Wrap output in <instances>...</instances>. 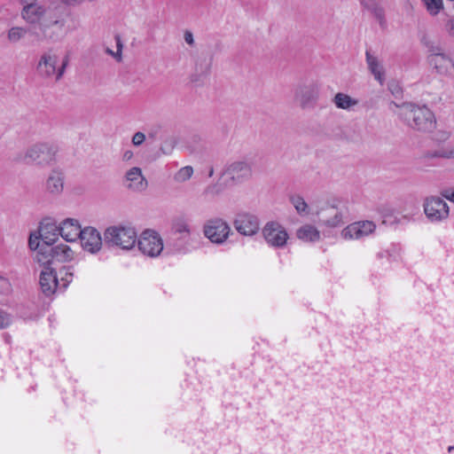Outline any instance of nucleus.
Instances as JSON below:
<instances>
[{"mask_svg":"<svg viewBox=\"0 0 454 454\" xmlns=\"http://www.w3.org/2000/svg\"><path fill=\"white\" fill-rule=\"evenodd\" d=\"M21 19L32 28V34L41 41L58 42L64 34L66 19L50 12L38 0H20Z\"/></svg>","mask_w":454,"mask_h":454,"instance_id":"nucleus-1","label":"nucleus"},{"mask_svg":"<svg viewBox=\"0 0 454 454\" xmlns=\"http://www.w3.org/2000/svg\"><path fill=\"white\" fill-rule=\"evenodd\" d=\"M21 19L32 28V34L41 41L58 42L64 34L66 19L50 12L38 0H20Z\"/></svg>","mask_w":454,"mask_h":454,"instance_id":"nucleus-2","label":"nucleus"},{"mask_svg":"<svg viewBox=\"0 0 454 454\" xmlns=\"http://www.w3.org/2000/svg\"><path fill=\"white\" fill-rule=\"evenodd\" d=\"M391 106L397 108V111L394 112L411 129L421 132H429L435 128L434 114L427 106H419L411 102L402 104L391 102Z\"/></svg>","mask_w":454,"mask_h":454,"instance_id":"nucleus-3","label":"nucleus"},{"mask_svg":"<svg viewBox=\"0 0 454 454\" xmlns=\"http://www.w3.org/2000/svg\"><path fill=\"white\" fill-rule=\"evenodd\" d=\"M70 58L67 54L60 58L53 50L43 51L37 61L35 70L38 77L46 82H60L68 67Z\"/></svg>","mask_w":454,"mask_h":454,"instance_id":"nucleus-4","label":"nucleus"},{"mask_svg":"<svg viewBox=\"0 0 454 454\" xmlns=\"http://www.w3.org/2000/svg\"><path fill=\"white\" fill-rule=\"evenodd\" d=\"M58 152L59 146L54 143H36L27 148L17 160L26 164L48 166L55 161Z\"/></svg>","mask_w":454,"mask_h":454,"instance_id":"nucleus-5","label":"nucleus"},{"mask_svg":"<svg viewBox=\"0 0 454 454\" xmlns=\"http://www.w3.org/2000/svg\"><path fill=\"white\" fill-rule=\"evenodd\" d=\"M103 239L108 247L131 250L137 244V231L131 226L113 225L105 230Z\"/></svg>","mask_w":454,"mask_h":454,"instance_id":"nucleus-6","label":"nucleus"},{"mask_svg":"<svg viewBox=\"0 0 454 454\" xmlns=\"http://www.w3.org/2000/svg\"><path fill=\"white\" fill-rule=\"evenodd\" d=\"M427 59L438 74L447 77L454 75V59L450 51L439 44L429 43Z\"/></svg>","mask_w":454,"mask_h":454,"instance_id":"nucleus-7","label":"nucleus"},{"mask_svg":"<svg viewBox=\"0 0 454 454\" xmlns=\"http://www.w3.org/2000/svg\"><path fill=\"white\" fill-rule=\"evenodd\" d=\"M347 214L346 204L339 199L327 202L317 212L318 223L327 228H337L342 225Z\"/></svg>","mask_w":454,"mask_h":454,"instance_id":"nucleus-8","label":"nucleus"},{"mask_svg":"<svg viewBox=\"0 0 454 454\" xmlns=\"http://www.w3.org/2000/svg\"><path fill=\"white\" fill-rule=\"evenodd\" d=\"M203 233L212 243L222 245L227 240L232 231L225 220L215 217L205 223Z\"/></svg>","mask_w":454,"mask_h":454,"instance_id":"nucleus-9","label":"nucleus"},{"mask_svg":"<svg viewBox=\"0 0 454 454\" xmlns=\"http://www.w3.org/2000/svg\"><path fill=\"white\" fill-rule=\"evenodd\" d=\"M319 85L315 82L298 85L294 90V101L302 109H311L319 98Z\"/></svg>","mask_w":454,"mask_h":454,"instance_id":"nucleus-10","label":"nucleus"},{"mask_svg":"<svg viewBox=\"0 0 454 454\" xmlns=\"http://www.w3.org/2000/svg\"><path fill=\"white\" fill-rule=\"evenodd\" d=\"M138 249L145 255L156 257L163 250V241L160 234L152 230H145L140 238L137 239Z\"/></svg>","mask_w":454,"mask_h":454,"instance_id":"nucleus-11","label":"nucleus"},{"mask_svg":"<svg viewBox=\"0 0 454 454\" xmlns=\"http://www.w3.org/2000/svg\"><path fill=\"white\" fill-rule=\"evenodd\" d=\"M262 233L267 244L275 248L284 247L289 238L285 227L275 221L268 222L263 226Z\"/></svg>","mask_w":454,"mask_h":454,"instance_id":"nucleus-12","label":"nucleus"},{"mask_svg":"<svg viewBox=\"0 0 454 454\" xmlns=\"http://www.w3.org/2000/svg\"><path fill=\"white\" fill-rule=\"evenodd\" d=\"M424 212L432 223H438L449 217L450 208L448 204L440 197L432 196L427 198L423 204Z\"/></svg>","mask_w":454,"mask_h":454,"instance_id":"nucleus-13","label":"nucleus"},{"mask_svg":"<svg viewBox=\"0 0 454 454\" xmlns=\"http://www.w3.org/2000/svg\"><path fill=\"white\" fill-rule=\"evenodd\" d=\"M223 176H226L232 184H241L252 176V168L245 160H236L225 167Z\"/></svg>","mask_w":454,"mask_h":454,"instance_id":"nucleus-14","label":"nucleus"},{"mask_svg":"<svg viewBox=\"0 0 454 454\" xmlns=\"http://www.w3.org/2000/svg\"><path fill=\"white\" fill-rule=\"evenodd\" d=\"M376 230V224L372 221H358L346 226L341 231V237L344 239H361L371 234Z\"/></svg>","mask_w":454,"mask_h":454,"instance_id":"nucleus-15","label":"nucleus"},{"mask_svg":"<svg viewBox=\"0 0 454 454\" xmlns=\"http://www.w3.org/2000/svg\"><path fill=\"white\" fill-rule=\"evenodd\" d=\"M236 231L244 236H254L260 230L259 218L249 213L239 214L233 221Z\"/></svg>","mask_w":454,"mask_h":454,"instance_id":"nucleus-16","label":"nucleus"},{"mask_svg":"<svg viewBox=\"0 0 454 454\" xmlns=\"http://www.w3.org/2000/svg\"><path fill=\"white\" fill-rule=\"evenodd\" d=\"M78 239L82 248L91 254H96L102 247L103 239L100 233L93 227L82 229Z\"/></svg>","mask_w":454,"mask_h":454,"instance_id":"nucleus-17","label":"nucleus"},{"mask_svg":"<svg viewBox=\"0 0 454 454\" xmlns=\"http://www.w3.org/2000/svg\"><path fill=\"white\" fill-rule=\"evenodd\" d=\"M65 186V174L60 168H53L49 173L45 184V192L52 197L59 196Z\"/></svg>","mask_w":454,"mask_h":454,"instance_id":"nucleus-18","label":"nucleus"},{"mask_svg":"<svg viewBox=\"0 0 454 454\" xmlns=\"http://www.w3.org/2000/svg\"><path fill=\"white\" fill-rule=\"evenodd\" d=\"M125 183L127 188L133 192H143L148 185L146 178L138 167H133L126 172Z\"/></svg>","mask_w":454,"mask_h":454,"instance_id":"nucleus-19","label":"nucleus"},{"mask_svg":"<svg viewBox=\"0 0 454 454\" xmlns=\"http://www.w3.org/2000/svg\"><path fill=\"white\" fill-rule=\"evenodd\" d=\"M59 227V235L66 241H76L81 235L82 228L79 222L73 218H67L61 222Z\"/></svg>","mask_w":454,"mask_h":454,"instance_id":"nucleus-20","label":"nucleus"},{"mask_svg":"<svg viewBox=\"0 0 454 454\" xmlns=\"http://www.w3.org/2000/svg\"><path fill=\"white\" fill-rule=\"evenodd\" d=\"M39 282L43 293L47 296L53 294L59 286L56 272L50 267H45L41 271Z\"/></svg>","mask_w":454,"mask_h":454,"instance_id":"nucleus-21","label":"nucleus"},{"mask_svg":"<svg viewBox=\"0 0 454 454\" xmlns=\"http://www.w3.org/2000/svg\"><path fill=\"white\" fill-rule=\"evenodd\" d=\"M40 239L42 245L51 246L57 240L59 236V227L54 223H42L39 228Z\"/></svg>","mask_w":454,"mask_h":454,"instance_id":"nucleus-22","label":"nucleus"},{"mask_svg":"<svg viewBox=\"0 0 454 454\" xmlns=\"http://www.w3.org/2000/svg\"><path fill=\"white\" fill-rule=\"evenodd\" d=\"M365 59L368 69L380 84L385 82V72L381 62L379 59L372 55L369 51L365 52Z\"/></svg>","mask_w":454,"mask_h":454,"instance_id":"nucleus-23","label":"nucleus"},{"mask_svg":"<svg viewBox=\"0 0 454 454\" xmlns=\"http://www.w3.org/2000/svg\"><path fill=\"white\" fill-rule=\"evenodd\" d=\"M53 254V259L56 262H70L74 258V251L66 244H59L55 247L51 246V250Z\"/></svg>","mask_w":454,"mask_h":454,"instance_id":"nucleus-24","label":"nucleus"},{"mask_svg":"<svg viewBox=\"0 0 454 454\" xmlns=\"http://www.w3.org/2000/svg\"><path fill=\"white\" fill-rule=\"evenodd\" d=\"M296 236L304 242H316L320 239V232L315 226L305 224L297 230Z\"/></svg>","mask_w":454,"mask_h":454,"instance_id":"nucleus-25","label":"nucleus"},{"mask_svg":"<svg viewBox=\"0 0 454 454\" xmlns=\"http://www.w3.org/2000/svg\"><path fill=\"white\" fill-rule=\"evenodd\" d=\"M333 102L337 108L343 110H350L358 104V100L342 92H338L334 96Z\"/></svg>","mask_w":454,"mask_h":454,"instance_id":"nucleus-26","label":"nucleus"},{"mask_svg":"<svg viewBox=\"0 0 454 454\" xmlns=\"http://www.w3.org/2000/svg\"><path fill=\"white\" fill-rule=\"evenodd\" d=\"M28 33L34 35L30 26L29 27L14 26L8 29L7 39L10 43H18L24 39Z\"/></svg>","mask_w":454,"mask_h":454,"instance_id":"nucleus-27","label":"nucleus"},{"mask_svg":"<svg viewBox=\"0 0 454 454\" xmlns=\"http://www.w3.org/2000/svg\"><path fill=\"white\" fill-rule=\"evenodd\" d=\"M361 4L371 12L380 24L384 22V10L380 6L379 0H360Z\"/></svg>","mask_w":454,"mask_h":454,"instance_id":"nucleus-28","label":"nucleus"},{"mask_svg":"<svg viewBox=\"0 0 454 454\" xmlns=\"http://www.w3.org/2000/svg\"><path fill=\"white\" fill-rule=\"evenodd\" d=\"M49 250H51V246L42 245L40 250L35 254V260L43 265L44 268L49 267V265L54 262L53 254Z\"/></svg>","mask_w":454,"mask_h":454,"instance_id":"nucleus-29","label":"nucleus"},{"mask_svg":"<svg viewBox=\"0 0 454 454\" xmlns=\"http://www.w3.org/2000/svg\"><path fill=\"white\" fill-rule=\"evenodd\" d=\"M172 230L175 233L180 234L183 237H187L191 234V228L186 219L183 217L176 218L172 223Z\"/></svg>","mask_w":454,"mask_h":454,"instance_id":"nucleus-30","label":"nucleus"},{"mask_svg":"<svg viewBox=\"0 0 454 454\" xmlns=\"http://www.w3.org/2000/svg\"><path fill=\"white\" fill-rule=\"evenodd\" d=\"M290 201L294 207L295 210L300 215L309 214V206L304 199L300 195H294L290 198Z\"/></svg>","mask_w":454,"mask_h":454,"instance_id":"nucleus-31","label":"nucleus"},{"mask_svg":"<svg viewBox=\"0 0 454 454\" xmlns=\"http://www.w3.org/2000/svg\"><path fill=\"white\" fill-rule=\"evenodd\" d=\"M430 15L435 16L443 9V0H421Z\"/></svg>","mask_w":454,"mask_h":454,"instance_id":"nucleus-32","label":"nucleus"},{"mask_svg":"<svg viewBox=\"0 0 454 454\" xmlns=\"http://www.w3.org/2000/svg\"><path fill=\"white\" fill-rule=\"evenodd\" d=\"M114 39L116 42V51H112L110 48H106V52L112 56L117 62H121L122 60L123 43L119 35H116Z\"/></svg>","mask_w":454,"mask_h":454,"instance_id":"nucleus-33","label":"nucleus"},{"mask_svg":"<svg viewBox=\"0 0 454 454\" xmlns=\"http://www.w3.org/2000/svg\"><path fill=\"white\" fill-rule=\"evenodd\" d=\"M432 157L442 159H454V144L449 145L445 147L435 150L432 153Z\"/></svg>","mask_w":454,"mask_h":454,"instance_id":"nucleus-34","label":"nucleus"},{"mask_svg":"<svg viewBox=\"0 0 454 454\" xmlns=\"http://www.w3.org/2000/svg\"><path fill=\"white\" fill-rule=\"evenodd\" d=\"M176 145V139L175 137H166L161 145H160V151L165 154V155H169L172 153V152L174 151L175 147Z\"/></svg>","mask_w":454,"mask_h":454,"instance_id":"nucleus-35","label":"nucleus"},{"mask_svg":"<svg viewBox=\"0 0 454 454\" xmlns=\"http://www.w3.org/2000/svg\"><path fill=\"white\" fill-rule=\"evenodd\" d=\"M61 276L62 287L66 288L72 282L74 277V268L72 266L63 267L59 270Z\"/></svg>","mask_w":454,"mask_h":454,"instance_id":"nucleus-36","label":"nucleus"},{"mask_svg":"<svg viewBox=\"0 0 454 454\" xmlns=\"http://www.w3.org/2000/svg\"><path fill=\"white\" fill-rule=\"evenodd\" d=\"M193 174V168L191 166L181 168L175 176L177 182H185L191 178Z\"/></svg>","mask_w":454,"mask_h":454,"instance_id":"nucleus-37","label":"nucleus"},{"mask_svg":"<svg viewBox=\"0 0 454 454\" xmlns=\"http://www.w3.org/2000/svg\"><path fill=\"white\" fill-rule=\"evenodd\" d=\"M442 29L448 36L454 38V16H447L443 20Z\"/></svg>","mask_w":454,"mask_h":454,"instance_id":"nucleus-38","label":"nucleus"},{"mask_svg":"<svg viewBox=\"0 0 454 454\" xmlns=\"http://www.w3.org/2000/svg\"><path fill=\"white\" fill-rule=\"evenodd\" d=\"M12 322V317L6 311L0 309V329L8 327Z\"/></svg>","mask_w":454,"mask_h":454,"instance_id":"nucleus-39","label":"nucleus"},{"mask_svg":"<svg viewBox=\"0 0 454 454\" xmlns=\"http://www.w3.org/2000/svg\"><path fill=\"white\" fill-rule=\"evenodd\" d=\"M145 135L141 131H137L133 135L131 143L134 146H139L145 142Z\"/></svg>","mask_w":454,"mask_h":454,"instance_id":"nucleus-40","label":"nucleus"},{"mask_svg":"<svg viewBox=\"0 0 454 454\" xmlns=\"http://www.w3.org/2000/svg\"><path fill=\"white\" fill-rule=\"evenodd\" d=\"M11 289V284L5 278L0 277V294H6Z\"/></svg>","mask_w":454,"mask_h":454,"instance_id":"nucleus-41","label":"nucleus"},{"mask_svg":"<svg viewBox=\"0 0 454 454\" xmlns=\"http://www.w3.org/2000/svg\"><path fill=\"white\" fill-rule=\"evenodd\" d=\"M28 244H29V247L31 249H34V250H40V247H42V241L40 239V237H35V239L30 236L29 238V241H28Z\"/></svg>","mask_w":454,"mask_h":454,"instance_id":"nucleus-42","label":"nucleus"},{"mask_svg":"<svg viewBox=\"0 0 454 454\" xmlns=\"http://www.w3.org/2000/svg\"><path fill=\"white\" fill-rule=\"evenodd\" d=\"M184 41L187 44L189 45H193L194 44V38H193V35L191 31H185L184 32Z\"/></svg>","mask_w":454,"mask_h":454,"instance_id":"nucleus-43","label":"nucleus"},{"mask_svg":"<svg viewBox=\"0 0 454 454\" xmlns=\"http://www.w3.org/2000/svg\"><path fill=\"white\" fill-rule=\"evenodd\" d=\"M442 195L448 200L454 202V189L453 190H445L442 192Z\"/></svg>","mask_w":454,"mask_h":454,"instance_id":"nucleus-44","label":"nucleus"},{"mask_svg":"<svg viewBox=\"0 0 454 454\" xmlns=\"http://www.w3.org/2000/svg\"><path fill=\"white\" fill-rule=\"evenodd\" d=\"M134 156V153L131 150H127L122 154V160L129 161Z\"/></svg>","mask_w":454,"mask_h":454,"instance_id":"nucleus-45","label":"nucleus"},{"mask_svg":"<svg viewBox=\"0 0 454 454\" xmlns=\"http://www.w3.org/2000/svg\"><path fill=\"white\" fill-rule=\"evenodd\" d=\"M62 4L69 6H74L76 4H79L83 0H60Z\"/></svg>","mask_w":454,"mask_h":454,"instance_id":"nucleus-46","label":"nucleus"},{"mask_svg":"<svg viewBox=\"0 0 454 454\" xmlns=\"http://www.w3.org/2000/svg\"><path fill=\"white\" fill-rule=\"evenodd\" d=\"M213 174H214V169H213V168H211V169H210V171H209V173H208V176H213Z\"/></svg>","mask_w":454,"mask_h":454,"instance_id":"nucleus-47","label":"nucleus"},{"mask_svg":"<svg viewBox=\"0 0 454 454\" xmlns=\"http://www.w3.org/2000/svg\"><path fill=\"white\" fill-rule=\"evenodd\" d=\"M453 450H454V446H449L448 447V451L449 452H451Z\"/></svg>","mask_w":454,"mask_h":454,"instance_id":"nucleus-48","label":"nucleus"},{"mask_svg":"<svg viewBox=\"0 0 454 454\" xmlns=\"http://www.w3.org/2000/svg\"><path fill=\"white\" fill-rule=\"evenodd\" d=\"M398 92L397 87H395V90H392V93Z\"/></svg>","mask_w":454,"mask_h":454,"instance_id":"nucleus-49","label":"nucleus"},{"mask_svg":"<svg viewBox=\"0 0 454 454\" xmlns=\"http://www.w3.org/2000/svg\"><path fill=\"white\" fill-rule=\"evenodd\" d=\"M398 92L397 87H395V90H392V93Z\"/></svg>","mask_w":454,"mask_h":454,"instance_id":"nucleus-50","label":"nucleus"},{"mask_svg":"<svg viewBox=\"0 0 454 454\" xmlns=\"http://www.w3.org/2000/svg\"><path fill=\"white\" fill-rule=\"evenodd\" d=\"M398 92L397 87H395V90H392V93Z\"/></svg>","mask_w":454,"mask_h":454,"instance_id":"nucleus-51","label":"nucleus"}]
</instances>
